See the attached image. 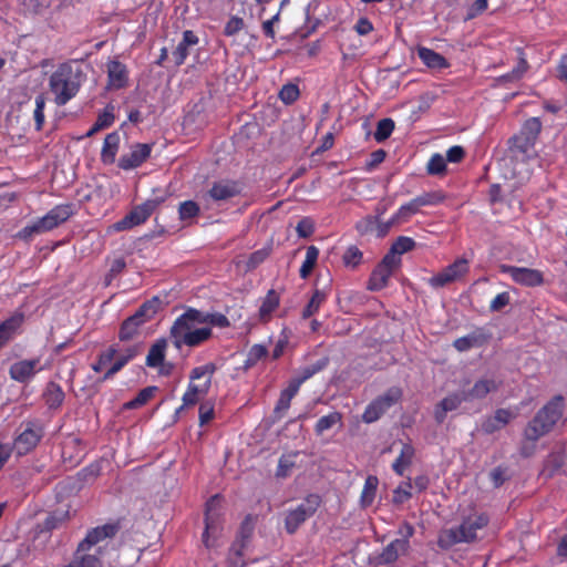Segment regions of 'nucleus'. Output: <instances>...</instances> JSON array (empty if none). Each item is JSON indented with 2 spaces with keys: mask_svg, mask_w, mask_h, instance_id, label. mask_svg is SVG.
<instances>
[{
  "mask_svg": "<svg viewBox=\"0 0 567 567\" xmlns=\"http://www.w3.org/2000/svg\"><path fill=\"white\" fill-rule=\"evenodd\" d=\"M564 398L554 396L545 404L528 422L524 430V436L527 441H538L542 436L549 433L563 416Z\"/></svg>",
  "mask_w": 567,
  "mask_h": 567,
  "instance_id": "obj_1",
  "label": "nucleus"
},
{
  "mask_svg": "<svg viewBox=\"0 0 567 567\" xmlns=\"http://www.w3.org/2000/svg\"><path fill=\"white\" fill-rule=\"evenodd\" d=\"M488 524L485 515L470 516L463 523L453 528L443 529L437 537V545L442 549H449L458 543H471L476 540V532Z\"/></svg>",
  "mask_w": 567,
  "mask_h": 567,
  "instance_id": "obj_2",
  "label": "nucleus"
},
{
  "mask_svg": "<svg viewBox=\"0 0 567 567\" xmlns=\"http://www.w3.org/2000/svg\"><path fill=\"white\" fill-rule=\"evenodd\" d=\"M80 83L72 68L63 63L50 76V90L58 105L66 104L79 91Z\"/></svg>",
  "mask_w": 567,
  "mask_h": 567,
  "instance_id": "obj_3",
  "label": "nucleus"
},
{
  "mask_svg": "<svg viewBox=\"0 0 567 567\" xmlns=\"http://www.w3.org/2000/svg\"><path fill=\"white\" fill-rule=\"evenodd\" d=\"M215 371L216 365L214 363H208L193 369L188 390L183 396V405L177 410V412H179L184 406L195 405L200 396L208 393Z\"/></svg>",
  "mask_w": 567,
  "mask_h": 567,
  "instance_id": "obj_4",
  "label": "nucleus"
},
{
  "mask_svg": "<svg viewBox=\"0 0 567 567\" xmlns=\"http://www.w3.org/2000/svg\"><path fill=\"white\" fill-rule=\"evenodd\" d=\"M445 196L441 192L424 193L415 197L405 205H402L399 210L390 218V224H400L409 219L410 216L417 214L422 207L429 205H436L442 203Z\"/></svg>",
  "mask_w": 567,
  "mask_h": 567,
  "instance_id": "obj_5",
  "label": "nucleus"
},
{
  "mask_svg": "<svg viewBox=\"0 0 567 567\" xmlns=\"http://www.w3.org/2000/svg\"><path fill=\"white\" fill-rule=\"evenodd\" d=\"M165 197H156L147 199L143 204L134 207L123 219L115 223L112 227L114 230L121 231L130 229L134 226L143 224L153 212L164 203Z\"/></svg>",
  "mask_w": 567,
  "mask_h": 567,
  "instance_id": "obj_6",
  "label": "nucleus"
},
{
  "mask_svg": "<svg viewBox=\"0 0 567 567\" xmlns=\"http://www.w3.org/2000/svg\"><path fill=\"white\" fill-rule=\"evenodd\" d=\"M22 432L16 437L12 449L19 455H24L32 451L43 436V426L38 421L24 422Z\"/></svg>",
  "mask_w": 567,
  "mask_h": 567,
  "instance_id": "obj_7",
  "label": "nucleus"
},
{
  "mask_svg": "<svg viewBox=\"0 0 567 567\" xmlns=\"http://www.w3.org/2000/svg\"><path fill=\"white\" fill-rule=\"evenodd\" d=\"M204 313L192 308L177 318L171 328V336L174 339L175 347L181 349L184 336L190 333L192 330L196 329L197 324L204 323Z\"/></svg>",
  "mask_w": 567,
  "mask_h": 567,
  "instance_id": "obj_8",
  "label": "nucleus"
},
{
  "mask_svg": "<svg viewBox=\"0 0 567 567\" xmlns=\"http://www.w3.org/2000/svg\"><path fill=\"white\" fill-rule=\"evenodd\" d=\"M401 391L396 388L388 390L375 399L364 411L362 419L365 423L377 421L391 405L399 401Z\"/></svg>",
  "mask_w": 567,
  "mask_h": 567,
  "instance_id": "obj_9",
  "label": "nucleus"
},
{
  "mask_svg": "<svg viewBox=\"0 0 567 567\" xmlns=\"http://www.w3.org/2000/svg\"><path fill=\"white\" fill-rule=\"evenodd\" d=\"M468 272V261L465 258L455 260L442 271L430 278L429 282L434 288H442L450 285Z\"/></svg>",
  "mask_w": 567,
  "mask_h": 567,
  "instance_id": "obj_10",
  "label": "nucleus"
},
{
  "mask_svg": "<svg viewBox=\"0 0 567 567\" xmlns=\"http://www.w3.org/2000/svg\"><path fill=\"white\" fill-rule=\"evenodd\" d=\"M103 547H92L84 543H80L72 560L64 567H102L101 556Z\"/></svg>",
  "mask_w": 567,
  "mask_h": 567,
  "instance_id": "obj_11",
  "label": "nucleus"
},
{
  "mask_svg": "<svg viewBox=\"0 0 567 567\" xmlns=\"http://www.w3.org/2000/svg\"><path fill=\"white\" fill-rule=\"evenodd\" d=\"M254 532V524L250 517L245 518L241 523L236 540L233 543L229 553V560L236 567H243L244 561L240 560L243 551L249 543Z\"/></svg>",
  "mask_w": 567,
  "mask_h": 567,
  "instance_id": "obj_12",
  "label": "nucleus"
},
{
  "mask_svg": "<svg viewBox=\"0 0 567 567\" xmlns=\"http://www.w3.org/2000/svg\"><path fill=\"white\" fill-rule=\"evenodd\" d=\"M395 224H390V219L383 221L379 217L367 215L355 224V230L361 235H374L377 238L385 237Z\"/></svg>",
  "mask_w": 567,
  "mask_h": 567,
  "instance_id": "obj_13",
  "label": "nucleus"
},
{
  "mask_svg": "<svg viewBox=\"0 0 567 567\" xmlns=\"http://www.w3.org/2000/svg\"><path fill=\"white\" fill-rule=\"evenodd\" d=\"M503 272L509 274L512 279L527 287L540 286L544 282L543 274L537 269L520 268L515 266L502 265Z\"/></svg>",
  "mask_w": 567,
  "mask_h": 567,
  "instance_id": "obj_14",
  "label": "nucleus"
},
{
  "mask_svg": "<svg viewBox=\"0 0 567 567\" xmlns=\"http://www.w3.org/2000/svg\"><path fill=\"white\" fill-rule=\"evenodd\" d=\"M219 504L218 495L213 496L206 504L205 513V532L203 534V542L206 547H209V533L215 534L218 529V512L217 506Z\"/></svg>",
  "mask_w": 567,
  "mask_h": 567,
  "instance_id": "obj_15",
  "label": "nucleus"
},
{
  "mask_svg": "<svg viewBox=\"0 0 567 567\" xmlns=\"http://www.w3.org/2000/svg\"><path fill=\"white\" fill-rule=\"evenodd\" d=\"M151 154L148 144H136L132 152L123 155L118 161V166L123 169H132L140 166Z\"/></svg>",
  "mask_w": 567,
  "mask_h": 567,
  "instance_id": "obj_16",
  "label": "nucleus"
},
{
  "mask_svg": "<svg viewBox=\"0 0 567 567\" xmlns=\"http://www.w3.org/2000/svg\"><path fill=\"white\" fill-rule=\"evenodd\" d=\"M118 530V523L105 524L90 530L82 543L92 547H97L101 542L105 540L106 538L114 537Z\"/></svg>",
  "mask_w": 567,
  "mask_h": 567,
  "instance_id": "obj_17",
  "label": "nucleus"
},
{
  "mask_svg": "<svg viewBox=\"0 0 567 567\" xmlns=\"http://www.w3.org/2000/svg\"><path fill=\"white\" fill-rule=\"evenodd\" d=\"M239 194V188L234 181H219L215 182L208 190V195L214 200H227Z\"/></svg>",
  "mask_w": 567,
  "mask_h": 567,
  "instance_id": "obj_18",
  "label": "nucleus"
},
{
  "mask_svg": "<svg viewBox=\"0 0 567 567\" xmlns=\"http://www.w3.org/2000/svg\"><path fill=\"white\" fill-rule=\"evenodd\" d=\"M463 401H467L464 391L453 393L444 398L437 405L435 411V419L439 423H442L445 419V414L450 411L456 410Z\"/></svg>",
  "mask_w": 567,
  "mask_h": 567,
  "instance_id": "obj_19",
  "label": "nucleus"
},
{
  "mask_svg": "<svg viewBox=\"0 0 567 567\" xmlns=\"http://www.w3.org/2000/svg\"><path fill=\"white\" fill-rule=\"evenodd\" d=\"M38 363V359L16 362L10 368V375L16 381L24 382L34 374Z\"/></svg>",
  "mask_w": 567,
  "mask_h": 567,
  "instance_id": "obj_20",
  "label": "nucleus"
},
{
  "mask_svg": "<svg viewBox=\"0 0 567 567\" xmlns=\"http://www.w3.org/2000/svg\"><path fill=\"white\" fill-rule=\"evenodd\" d=\"M489 339V336L486 334L483 330L478 329L465 337H461L454 341V347L458 351H466L473 347H482Z\"/></svg>",
  "mask_w": 567,
  "mask_h": 567,
  "instance_id": "obj_21",
  "label": "nucleus"
},
{
  "mask_svg": "<svg viewBox=\"0 0 567 567\" xmlns=\"http://www.w3.org/2000/svg\"><path fill=\"white\" fill-rule=\"evenodd\" d=\"M409 548V540L405 539H395L391 542L380 554L379 563L380 564H390L398 559L400 553H405Z\"/></svg>",
  "mask_w": 567,
  "mask_h": 567,
  "instance_id": "obj_22",
  "label": "nucleus"
},
{
  "mask_svg": "<svg viewBox=\"0 0 567 567\" xmlns=\"http://www.w3.org/2000/svg\"><path fill=\"white\" fill-rule=\"evenodd\" d=\"M498 385L493 379H481L476 381L470 391H464L468 400L483 399L488 393L497 391Z\"/></svg>",
  "mask_w": 567,
  "mask_h": 567,
  "instance_id": "obj_23",
  "label": "nucleus"
},
{
  "mask_svg": "<svg viewBox=\"0 0 567 567\" xmlns=\"http://www.w3.org/2000/svg\"><path fill=\"white\" fill-rule=\"evenodd\" d=\"M24 320L23 313H14L0 323V348L6 344Z\"/></svg>",
  "mask_w": 567,
  "mask_h": 567,
  "instance_id": "obj_24",
  "label": "nucleus"
},
{
  "mask_svg": "<svg viewBox=\"0 0 567 567\" xmlns=\"http://www.w3.org/2000/svg\"><path fill=\"white\" fill-rule=\"evenodd\" d=\"M417 55L422 60V62L429 68L444 69L449 66L446 59L431 49L420 47L417 49Z\"/></svg>",
  "mask_w": 567,
  "mask_h": 567,
  "instance_id": "obj_25",
  "label": "nucleus"
},
{
  "mask_svg": "<svg viewBox=\"0 0 567 567\" xmlns=\"http://www.w3.org/2000/svg\"><path fill=\"white\" fill-rule=\"evenodd\" d=\"M161 300L158 297H154L145 301L132 316L134 320H137L142 324L151 320L158 311Z\"/></svg>",
  "mask_w": 567,
  "mask_h": 567,
  "instance_id": "obj_26",
  "label": "nucleus"
},
{
  "mask_svg": "<svg viewBox=\"0 0 567 567\" xmlns=\"http://www.w3.org/2000/svg\"><path fill=\"white\" fill-rule=\"evenodd\" d=\"M110 84L116 89L125 86L127 82L126 69L118 61H111L107 64Z\"/></svg>",
  "mask_w": 567,
  "mask_h": 567,
  "instance_id": "obj_27",
  "label": "nucleus"
},
{
  "mask_svg": "<svg viewBox=\"0 0 567 567\" xmlns=\"http://www.w3.org/2000/svg\"><path fill=\"white\" fill-rule=\"evenodd\" d=\"M392 274L393 272L386 269V267L378 264L370 276L368 289L371 291L381 290L388 285V280Z\"/></svg>",
  "mask_w": 567,
  "mask_h": 567,
  "instance_id": "obj_28",
  "label": "nucleus"
},
{
  "mask_svg": "<svg viewBox=\"0 0 567 567\" xmlns=\"http://www.w3.org/2000/svg\"><path fill=\"white\" fill-rule=\"evenodd\" d=\"M43 398L50 409H58L63 403L64 392L59 384L49 382L43 393Z\"/></svg>",
  "mask_w": 567,
  "mask_h": 567,
  "instance_id": "obj_29",
  "label": "nucleus"
},
{
  "mask_svg": "<svg viewBox=\"0 0 567 567\" xmlns=\"http://www.w3.org/2000/svg\"><path fill=\"white\" fill-rule=\"evenodd\" d=\"M565 463V457L560 452L550 453L544 462L540 476L545 478L551 477Z\"/></svg>",
  "mask_w": 567,
  "mask_h": 567,
  "instance_id": "obj_30",
  "label": "nucleus"
},
{
  "mask_svg": "<svg viewBox=\"0 0 567 567\" xmlns=\"http://www.w3.org/2000/svg\"><path fill=\"white\" fill-rule=\"evenodd\" d=\"M379 485V480L374 475H369L365 480L361 497H360V505L363 508L369 507L375 497L377 488Z\"/></svg>",
  "mask_w": 567,
  "mask_h": 567,
  "instance_id": "obj_31",
  "label": "nucleus"
},
{
  "mask_svg": "<svg viewBox=\"0 0 567 567\" xmlns=\"http://www.w3.org/2000/svg\"><path fill=\"white\" fill-rule=\"evenodd\" d=\"M53 228L54 227L52 226V224L48 219V217L43 216L42 218L38 219L32 225H29V226H25L24 228H22L19 231L18 236L22 239H29L34 234L45 233Z\"/></svg>",
  "mask_w": 567,
  "mask_h": 567,
  "instance_id": "obj_32",
  "label": "nucleus"
},
{
  "mask_svg": "<svg viewBox=\"0 0 567 567\" xmlns=\"http://www.w3.org/2000/svg\"><path fill=\"white\" fill-rule=\"evenodd\" d=\"M413 456L414 447L410 444H403L399 457L393 463L394 472L403 475L404 471L411 465Z\"/></svg>",
  "mask_w": 567,
  "mask_h": 567,
  "instance_id": "obj_33",
  "label": "nucleus"
},
{
  "mask_svg": "<svg viewBox=\"0 0 567 567\" xmlns=\"http://www.w3.org/2000/svg\"><path fill=\"white\" fill-rule=\"evenodd\" d=\"M166 341L164 339L157 340L150 349L146 357V364L151 368H156L163 363L165 358Z\"/></svg>",
  "mask_w": 567,
  "mask_h": 567,
  "instance_id": "obj_34",
  "label": "nucleus"
},
{
  "mask_svg": "<svg viewBox=\"0 0 567 567\" xmlns=\"http://www.w3.org/2000/svg\"><path fill=\"white\" fill-rule=\"evenodd\" d=\"M309 518L308 515H306V512L303 508H300L299 506L290 511L286 518H285V527L286 530L289 534H293L301 524H303Z\"/></svg>",
  "mask_w": 567,
  "mask_h": 567,
  "instance_id": "obj_35",
  "label": "nucleus"
},
{
  "mask_svg": "<svg viewBox=\"0 0 567 567\" xmlns=\"http://www.w3.org/2000/svg\"><path fill=\"white\" fill-rule=\"evenodd\" d=\"M278 306H279V295L274 289H270L259 309L260 320L267 321L270 318L271 312Z\"/></svg>",
  "mask_w": 567,
  "mask_h": 567,
  "instance_id": "obj_36",
  "label": "nucleus"
},
{
  "mask_svg": "<svg viewBox=\"0 0 567 567\" xmlns=\"http://www.w3.org/2000/svg\"><path fill=\"white\" fill-rule=\"evenodd\" d=\"M141 326L142 323L137 320H134L132 316L128 317L122 322L120 327L118 339L121 341H130L134 339L138 334V329Z\"/></svg>",
  "mask_w": 567,
  "mask_h": 567,
  "instance_id": "obj_37",
  "label": "nucleus"
},
{
  "mask_svg": "<svg viewBox=\"0 0 567 567\" xmlns=\"http://www.w3.org/2000/svg\"><path fill=\"white\" fill-rule=\"evenodd\" d=\"M210 336L212 329L209 327L196 328L195 330H192L190 333L184 336L182 344L195 347L209 339Z\"/></svg>",
  "mask_w": 567,
  "mask_h": 567,
  "instance_id": "obj_38",
  "label": "nucleus"
},
{
  "mask_svg": "<svg viewBox=\"0 0 567 567\" xmlns=\"http://www.w3.org/2000/svg\"><path fill=\"white\" fill-rule=\"evenodd\" d=\"M334 425H342V415L339 412H332L320 417L316 424V434L322 435L326 431L332 429Z\"/></svg>",
  "mask_w": 567,
  "mask_h": 567,
  "instance_id": "obj_39",
  "label": "nucleus"
},
{
  "mask_svg": "<svg viewBox=\"0 0 567 567\" xmlns=\"http://www.w3.org/2000/svg\"><path fill=\"white\" fill-rule=\"evenodd\" d=\"M118 143L120 136L117 133L114 132L106 135L102 150V158L104 162L112 163L114 161Z\"/></svg>",
  "mask_w": 567,
  "mask_h": 567,
  "instance_id": "obj_40",
  "label": "nucleus"
},
{
  "mask_svg": "<svg viewBox=\"0 0 567 567\" xmlns=\"http://www.w3.org/2000/svg\"><path fill=\"white\" fill-rule=\"evenodd\" d=\"M113 107L112 106H107L103 113H101L97 118H96V122L94 123V125L91 127V130L87 131V133L85 134L86 137H91L93 136L96 132H99L100 130H103L107 126H110L113 121H114V114H113Z\"/></svg>",
  "mask_w": 567,
  "mask_h": 567,
  "instance_id": "obj_41",
  "label": "nucleus"
},
{
  "mask_svg": "<svg viewBox=\"0 0 567 567\" xmlns=\"http://www.w3.org/2000/svg\"><path fill=\"white\" fill-rule=\"evenodd\" d=\"M156 391V386H146L142 389L133 400L124 404V408L128 410L141 408L154 396Z\"/></svg>",
  "mask_w": 567,
  "mask_h": 567,
  "instance_id": "obj_42",
  "label": "nucleus"
},
{
  "mask_svg": "<svg viewBox=\"0 0 567 567\" xmlns=\"http://www.w3.org/2000/svg\"><path fill=\"white\" fill-rule=\"evenodd\" d=\"M72 215L71 206L61 205L52 208L45 216L55 228L60 224L64 223Z\"/></svg>",
  "mask_w": 567,
  "mask_h": 567,
  "instance_id": "obj_43",
  "label": "nucleus"
},
{
  "mask_svg": "<svg viewBox=\"0 0 567 567\" xmlns=\"http://www.w3.org/2000/svg\"><path fill=\"white\" fill-rule=\"evenodd\" d=\"M318 255L319 250L316 246H309L307 248L306 260L300 268L301 278L306 279L310 275L313 267L316 266Z\"/></svg>",
  "mask_w": 567,
  "mask_h": 567,
  "instance_id": "obj_44",
  "label": "nucleus"
},
{
  "mask_svg": "<svg viewBox=\"0 0 567 567\" xmlns=\"http://www.w3.org/2000/svg\"><path fill=\"white\" fill-rule=\"evenodd\" d=\"M540 131L542 122L539 121L538 117H532L524 123L519 134L524 137H528L529 140L536 142Z\"/></svg>",
  "mask_w": 567,
  "mask_h": 567,
  "instance_id": "obj_45",
  "label": "nucleus"
},
{
  "mask_svg": "<svg viewBox=\"0 0 567 567\" xmlns=\"http://www.w3.org/2000/svg\"><path fill=\"white\" fill-rule=\"evenodd\" d=\"M394 130V122L391 118H383L378 122L374 132V140L379 143L388 140Z\"/></svg>",
  "mask_w": 567,
  "mask_h": 567,
  "instance_id": "obj_46",
  "label": "nucleus"
},
{
  "mask_svg": "<svg viewBox=\"0 0 567 567\" xmlns=\"http://www.w3.org/2000/svg\"><path fill=\"white\" fill-rule=\"evenodd\" d=\"M509 150L514 153L520 154L527 153L535 144L534 141L529 140L528 137L522 136L519 133L517 135H514L509 140Z\"/></svg>",
  "mask_w": 567,
  "mask_h": 567,
  "instance_id": "obj_47",
  "label": "nucleus"
},
{
  "mask_svg": "<svg viewBox=\"0 0 567 567\" xmlns=\"http://www.w3.org/2000/svg\"><path fill=\"white\" fill-rule=\"evenodd\" d=\"M326 293L320 290H316L309 300L308 305L302 311V318L307 319L311 317L315 312H317L320 308V305L324 301Z\"/></svg>",
  "mask_w": 567,
  "mask_h": 567,
  "instance_id": "obj_48",
  "label": "nucleus"
},
{
  "mask_svg": "<svg viewBox=\"0 0 567 567\" xmlns=\"http://www.w3.org/2000/svg\"><path fill=\"white\" fill-rule=\"evenodd\" d=\"M300 95L299 87L296 84L288 83L284 85L279 92V99L285 104H292Z\"/></svg>",
  "mask_w": 567,
  "mask_h": 567,
  "instance_id": "obj_49",
  "label": "nucleus"
},
{
  "mask_svg": "<svg viewBox=\"0 0 567 567\" xmlns=\"http://www.w3.org/2000/svg\"><path fill=\"white\" fill-rule=\"evenodd\" d=\"M329 361L330 360L328 357H323V358L319 359L316 363L303 368L301 370L300 378L303 380V382L307 381L316 373L322 371L329 364Z\"/></svg>",
  "mask_w": 567,
  "mask_h": 567,
  "instance_id": "obj_50",
  "label": "nucleus"
},
{
  "mask_svg": "<svg viewBox=\"0 0 567 567\" xmlns=\"http://www.w3.org/2000/svg\"><path fill=\"white\" fill-rule=\"evenodd\" d=\"M268 353V350L265 346L261 344H255L251 347L247 360L245 362V368H251L255 365L260 359L265 358Z\"/></svg>",
  "mask_w": 567,
  "mask_h": 567,
  "instance_id": "obj_51",
  "label": "nucleus"
},
{
  "mask_svg": "<svg viewBox=\"0 0 567 567\" xmlns=\"http://www.w3.org/2000/svg\"><path fill=\"white\" fill-rule=\"evenodd\" d=\"M362 259V252L357 246H350L342 256L347 267H357Z\"/></svg>",
  "mask_w": 567,
  "mask_h": 567,
  "instance_id": "obj_52",
  "label": "nucleus"
},
{
  "mask_svg": "<svg viewBox=\"0 0 567 567\" xmlns=\"http://www.w3.org/2000/svg\"><path fill=\"white\" fill-rule=\"evenodd\" d=\"M179 218L186 220L198 215L199 206L194 200H186L179 205Z\"/></svg>",
  "mask_w": 567,
  "mask_h": 567,
  "instance_id": "obj_53",
  "label": "nucleus"
},
{
  "mask_svg": "<svg viewBox=\"0 0 567 567\" xmlns=\"http://www.w3.org/2000/svg\"><path fill=\"white\" fill-rule=\"evenodd\" d=\"M415 246V241L405 236H400L391 246V249L399 256L412 250Z\"/></svg>",
  "mask_w": 567,
  "mask_h": 567,
  "instance_id": "obj_54",
  "label": "nucleus"
},
{
  "mask_svg": "<svg viewBox=\"0 0 567 567\" xmlns=\"http://www.w3.org/2000/svg\"><path fill=\"white\" fill-rule=\"evenodd\" d=\"M446 169L445 159L440 154H434L427 163V173L431 175H439Z\"/></svg>",
  "mask_w": 567,
  "mask_h": 567,
  "instance_id": "obj_55",
  "label": "nucleus"
},
{
  "mask_svg": "<svg viewBox=\"0 0 567 567\" xmlns=\"http://www.w3.org/2000/svg\"><path fill=\"white\" fill-rule=\"evenodd\" d=\"M321 504V497L318 494H310L306 497L305 502L299 505L300 508H303L306 515L311 517L318 509Z\"/></svg>",
  "mask_w": 567,
  "mask_h": 567,
  "instance_id": "obj_56",
  "label": "nucleus"
},
{
  "mask_svg": "<svg viewBox=\"0 0 567 567\" xmlns=\"http://www.w3.org/2000/svg\"><path fill=\"white\" fill-rule=\"evenodd\" d=\"M412 482L401 484L393 493V503L403 504L411 497Z\"/></svg>",
  "mask_w": 567,
  "mask_h": 567,
  "instance_id": "obj_57",
  "label": "nucleus"
},
{
  "mask_svg": "<svg viewBox=\"0 0 567 567\" xmlns=\"http://www.w3.org/2000/svg\"><path fill=\"white\" fill-rule=\"evenodd\" d=\"M296 231L300 238H308L315 231V223L310 217H303L297 225Z\"/></svg>",
  "mask_w": 567,
  "mask_h": 567,
  "instance_id": "obj_58",
  "label": "nucleus"
},
{
  "mask_svg": "<svg viewBox=\"0 0 567 567\" xmlns=\"http://www.w3.org/2000/svg\"><path fill=\"white\" fill-rule=\"evenodd\" d=\"M269 254H270L269 248H264V249L254 251L248 258L247 270L255 269L258 265H260L261 262H264L267 259Z\"/></svg>",
  "mask_w": 567,
  "mask_h": 567,
  "instance_id": "obj_59",
  "label": "nucleus"
},
{
  "mask_svg": "<svg viewBox=\"0 0 567 567\" xmlns=\"http://www.w3.org/2000/svg\"><path fill=\"white\" fill-rule=\"evenodd\" d=\"M45 105V99L43 94H40L35 97V110H34V120H35V126L37 130L40 131L42 128V125L44 123V110Z\"/></svg>",
  "mask_w": 567,
  "mask_h": 567,
  "instance_id": "obj_60",
  "label": "nucleus"
},
{
  "mask_svg": "<svg viewBox=\"0 0 567 567\" xmlns=\"http://www.w3.org/2000/svg\"><path fill=\"white\" fill-rule=\"evenodd\" d=\"M400 256L390 248L379 265L386 267V269L393 272L400 266Z\"/></svg>",
  "mask_w": 567,
  "mask_h": 567,
  "instance_id": "obj_61",
  "label": "nucleus"
},
{
  "mask_svg": "<svg viewBox=\"0 0 567 567\" xmlns=\"http://www.w3.org/2000/svg\"><path fill=\"white\" fill-rule=\"evenodd\" d=\"M528 69V63L523 55L519 56L517 66L512 71V73L504 75L502 79L504 81H513L519 79Z\"/></svg>",
  "mask_w": 567,
  "mask_h": 567,
  "instance_id": "obj_62",
  "label": "nucleus"
},
{
  "mask_svg": "<svg viewBox=\"0 0 567 567\" xmlns=\"http://www.w3.org/2000/svg\"><path fill=\"white\" fill-rule=\"evenodd\" d=\"M204 323H209L212 326L220 328L229 326V320L221 313H204Z\"/></svg>",
  "mask_w": 567,
  "mask_h": 567,
  "instance_id": "obj_63",
  "label": "nucleus"
},
{
  "mask_svg": "<svg viewBox=\"0 0 567 567\" xmlns=\"http://www.w3.org/2000/svg\"><path fill=\"white\" fill-rule=\"evenodd\" d=\"M245 23L241 18L233 17L230 20L226 23L224 33L227 37L236 34L238 31H240L244 28Z\"/></svg>",
  "mask_w": 567,
  "mask_h": 567,
  "instance_id": "obj_64",
  "label": "nucleus"
}]
</instances>
